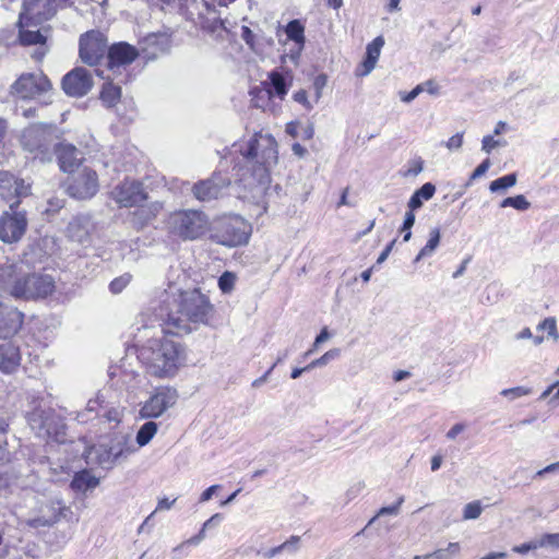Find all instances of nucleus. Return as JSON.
I'll return each instance as SVG.
<instances>
[{"instance_id": "57", "label": "nucleus", "mask_w": 559, "mask_h": 559, "mask_svg": "<svg viewBox=\"0 0 559 559\" xmlns=\"http://www.w3.org/2000/svg\"><path fill=\"white\" fill-rule=\"evenodd\" d=\"M293 98L295 102L301 104L307 110H311L313 107L309 102L307 92L305 90H299L294 93Z\"/></svg>"}, {"instance_id": "23", "label": "nucleus", "mask_w": 559, "mask_h": 559, "mask_svg": "<svg viewBox=\"0 0 559 559\" xmlns=\"http://www.w3.org/2000/svg\"><path fill=\"white\" fill-rule=\"evenodd\" d=\"M19 24L21 43L23 45H39V47L33 52L32 57L35 60L40 61L47 52V49L45 48L47 36L37 29V26L22 25L20 22Z\"/></svg>"}, {"instance_id": "56", "label": "nucleus", "mask_w": 559, "mask_h": 559, "mask_svg": "<svg viewBox=\"0 0 559 559\" xmlns=\"http://www.w3.org/2000/svg\"><path fill=\"white\" fill-rule=\"evenodd\" d=\"M463 145V133H456L452 135L447 142L445 147L449 151L460 150Z\"/></svg>"}, {"instance_id": "39", "label": "nucleus", "mask_w": 559, "mask_h": 559, "mask_svg": "<svg viewBox=\"0 0 559 559\" xmlns=\"http://www.w3.org/2000/svg\"><path fill=\"white\" fill-rule=\"evenodd\" d=\"M518 180L516 174H509L503 177H500L489 185V190L491 192H503L513 186H515Z\"/></svg>"}, {"instance_id": "60", "label": "nucleus", "mask_w": 559, "mask_h": 559, "mask_svg": "<svg viewBox=\"0 0 559 559\" xmlns=\"http://www.w3.org/2000/svg\"><path fill=\"white\" fill-rule=\"evenodd\" d=\"M423 92H424V86H420L418 84L411 92L405 93V94H401V100L404 102V103H411Z\"/></svg>"}, {"instance_id": "62", "label": "nucleus", "mask_w": 559, "mask_h": 559, "mask_svg": "<svg viewBox=\"0 0 559 559\" xmlns=\"http://www.w3.org/2000/svg\"><path fill=\"white\" fill-rule=\"evenodd\" d=\"M156 211H157L156 207L154 210H152V209L145 210L144 207H141L135 213V215H144V219L140 222V224L143 226L144 224H146L150 219H152L156 215Z\"/></svg>"}, {"instance_id": "43", "label": "nucleus", "mask_w": 559, "mask_h": 559, "mask_svg": "<svg viewBox=\"0 0 559 559\" xmlns=\"http://www.w3.org/2000/svg\"><path fill=\"white\" fill-rule=\"evenodd\" d=\"M240 156L242 157L241 154H240ZM234 170H237L236 176L239 177V181L243 182L245 187L255 188L257 191L259 192V187L260 186L257 182L252 181V178L250 177L251 171H247L246 170L245 162H243L242 158H241V160H239L238 168L234 167Z\"/></svg>"}, {"instance_id": "48", "label": "nucleus", "mask_w": 559, "mask_h": 559, "mask_svg": "<svg viewBox=\"0 0 559 559\" xmlns=\"http://www.w3.org/2000/svg\"><path fill=\"white\" fill-rule=\"evenodd\" d=\"M414 223H415V214L412 213V211H407L405 213L404 222H403V225L401 228V231L404 233V237H403L404 241H408L411 239V237H412L411 229L414 226Z\"/></svg>"}, {"instance_id": "40", "label": "nucleus", "mask_w": 559, "mask_h": 559, "mask_svg": "<svg viewBox=\"0 0 559 559\" xmlns=\"http://www.w3.org/2000/svg\"><path fill=\"white\" fill-rule=\"evenodd\" d=\"M539 548L559 551V533H546L538 536Z\"/></svg>"}, {"instance_id": "29", "label": "nucleus", "mask_w": 559, "mask_h": 559, "mask_svg": "<svg viewBox=\"0 0 559 559\" xmlns=\"http://www.w3.org/2000/svg\"><path fill=\"white\" fill-rule=\"evenodd\" d=\"M169 47L170 36L166 33H153L143 39V49L152 57L167 51Z\"/></svg>"}, {"instance_id": "64", "label": "nucleus", "mask_w": 559, "mask_h": 559, "mask_svg": "<svg viewBox=\"0 0 559 559\" xmlns=\"http://www.w3.org/2000/svg\"><path fill=\"white\" fill-rule=\"evenodd\" d=\"M556 472H559V461L556 463H551V464L547 465L546 467L536 472L535 477H543L544 475H546L548 473H556Z\"/></svg>"}, {"instance_id": "10", "label": "nucleus", "mask_w": 559, "mask_h": 559, "mask_svg": "<svg viewBox=\"0 0 559 559\" xmlns=\"http://www.w3.org/2000/svg\"><path fill=\"white\" fill-rule=\"evenodd\" d=\"M179 399L178 391L168 385L156 388L140 408L141 418H158L173 408Z\"/></svg>"}, {"instance_id": "25", "label": "nucleus", "mask_w": 559, "mask_h": 559, "mask_svg": "<svg viewBox=\"0 0 559 559\" xmlns=\"http://www.w3.org/2000/svg\"><path fill=\"white\" fill-rule=\"evenodd\" d=\"M383 45L384 39L381 36L376 37L371 43L367 45L366 58L356 69L357 76H366L374 69Z\"/></svg>"}, {"instance_id": "14", "label": "nucleus", "mask_w": 559, "mask_h": 559, "mask_svg": "<svg viewBox=\"0 0 559 559\" xmlns=\"http://www.w3.org/2000/svg\"><path fill=\"white\" fill-rule=\"evenodd\" d=\"M98 190V178L96 171L84 167L72 177L68 191L71 197L76 199H90Z\"/></svg>"}, {"instance_id": "33", "label": "nucleus", "mask_w": 559, "mask_h": 559, "mask_svg": "<svg viewBox=\"0 0 559 559\" xmlns=\"http://www.w3.org/2000/svg\"><path fill=\"white\" fill-rule=\"evenodd\" d=\"M98 484L99 479L97 477L88 471H82L74 476L71 486L78 491H86L95 488Z\"/></svg>"}, {"instance_id": "44", "label": "nucleus", "mask_w": 559, "mask_h": 559, "mask_svg": "<svg viewBox=\"0 0 559 559\" xmlns=\"http://www.w3.org/2000/svg\"><path fill=\"white\" fill-rule=\"evenodd\" d=\"M538 330H545L548 333V336L551 337L554 341H559V333L557 330V322L554 317H548L545 320H543L538 326Z\"/></svg>"}, {"instance_id": "63", "label": "nucleus", "mask_w": 559, "mask_h": 559, "mask_svg": "<svg viewBox=\"0 0 559 559\" xmlns=\"http://www.w3.org/2000/svg\"><path fill=\"white\" fill-rule=\"evenodd\" d=\"M326 76L324 74H320L314 79L313 85L317 91V98L321 97V91L326 85Z\"/></svg>"}, {"instance_id": "49", "label": "nucleus", "mask_w": 559, "mask_h": 559, "mask_svg": "<svg viewBox=\"0 0 559 559\" xmlns=\"http://www.w3.org/2000/svg\"><path fill=\"white\" fill-rule=\"evenodd\" d=\"M105 397L103 393H97L94 399H91L86 404V412L98 414L104 406Z\"/></svg>"}, {"instance_id": "42", "label": "nucleus", "mask_w": 559, "mask_h": 559, "mask_svg": "<svg viewBox=\"0 0 559 559\" xmlns=\"http://www.w3.org/2000/svg\"><path fill=\"white\" fill-rule=\"evenodd\" d=\"M341 355V350L338 348H332L324 353L320 358L312 360L306 369H314L317 367H322L328 365L330 361L336 359Z\"/></svg>"}, {"instance_id": "30", "label": "nucleus", "mask_w": 559, "mask_h": 559, "mask_svg": "<svg viewBox=\"0 0 559 559\" xmlns=\"http://www.w3.org/2000/svg\"><path fill=\"white\" fill-rule=\"evenodd\" d=\"M285 33L287 38L294 41L295 49L292 51L290 58L296 60L305 46V27L299 20H293L286 25Z\"/></svg>"}, {"instance_id": "36", "label": "nucleus", "mask_w": 559, "mask_h": 559, "mask_svg": "<svg viewBox=\"0 0 559 559\" xmlns=\"http://www.w3.org/2000/svg\"><path fill=\"white\" fill-rule=\"evenodd\" d=\"M158 430V426L155 421H146L144 425H142L136 433L135 441L138 447L142 448L150 443V441L154 438Z\"/></svg>"}, {"instance_id": "19", "label": "nucleus", "mask_w": 559, "mask_h": 559, "mask_svg": "<svg viewBox=\"0 0 559 559\" xmlns=\"http://www.w3.org/2000/svg\"><path fill=\"white\" fill-rule=\"evenodd\" d=\"M24 314L0 301V340L14 336L23 325Z\"/></svg>"}, {"instance_id": "24", "label": "nucleus", "mask_w": 559, "mask_h": 559, "mask_svg": "<svg viewBox=\"0 0 559 559\" xmlns=\"http://www.w3.org/2000/svg\"><path fill=\"white\" fill-rule=\"evenodd\" d=\"M57 156L60 169L64 173H73L82 160V153L72 144L62 143L57 147Z\"/></svg>"}, {"instance_id": "17", "label": "nucleus", "mask_w": 559, "mask_h": 559, "mask_svg": "<svg viewBox=\"0 0 559 559\" xmlns=\"http://www.w3.org/2000/svg\"><path fill=\"white\" fill-rule=\"evenodd\" d=\"M228 186V179L221 174H214L211 178L195 183L192 192L199 201L207 202L222 197Z\"/></svg>"}, {"instance_id": "50", "label": "nucleus", "mask_w": 559, "mask_h": 559, "mask_svg": "<svg viewBox=\"0 0 559 559\" xmlns=\"http://www.w3.org/2000/svg\"><path fill=\"white\" fill-rule=\"evenodd\" d=\"M10 461V452L7 449L5 427H0V465Z\"/></svg>"}, {"instance_id": "52", "label": "nucleus", "mask_w": 559, "mask_h": 559, "mask_svg": "<svg viewBox=\"0 0 559 559\" xmlns=\"http://www.w3.org/2000/svg\"><path fill=\"white\" fill-rule=\"evenodd\" d=\"M503 145H506V142L501 140H496L493 135H486L481 140V150L487 154L491 153V151L495 150L496 147Z\"/></svg>"}, {"instance_id": "18", "label": "nucleus", "mask_w": 559, "mask_h": 559, "mask_svg": "<svg viewBox=\"0 0 559 559\" xmlns=\"http://www.w3.org/2000/svg\"><path fill=\"white\" fill-rule=\"evenodd\" d=\"M66 508L60 501H49L39 509V514L25 520V524L32 528L49 527L62 516Z\"/></svg>"}, {"instance_id": "26", "label": "nucleus", "mask_w": 559, "mask_h": 559, "mask_svg": "<svg viewBox=\"0 0 559 559\" xmlns=\"http://www.w3.org/2000/svg\"><path fill=\"white\" fill-rule=\"evenodd\" d=\"M86 461L88 463H95L104 468H111L116 462V457L111 454V449L107 445L99 444L91 447L86 453Z\"/></svg>"}, {"instance_id": "61", "label": "nucleus", "mask_w": 559, "mask_h": 559, "mask_svg": "<svg viewBox=\"0 0 559 559\" xmlns=\"http://www.w3.org/2000/svg\"><path fill=\"white\" fill-rule=\"evenodd\" d=\"M466 429V425L463 423H457L451 427V429L447 432V438L449 440H454L456 437L462 433Z\"/></svg>"}, {"instance_id": "46", "label": "nucleus", "mask_w": 559, "mask_h": 559, "mask_svg": "<svg viewBox=\"0 0 559 559\" xmlns=\"http://www.w3.org/2000/svg\"><path fill=\"white\" fill-rule=\"evenodd\" d=\"M21 550H22L23 555L12 557L11 559H25V558L37 559V558H39V547L35 543H27L26 545H24L22 547Z\"/></svg>"}, {"instance_id": "28", "label": "nucleus", "mask_w": 559, "mask_h": 559, "mask_svg": "<svg viewBox=\"0 0 559 559\" xmlns=\"http://www.w3.org/2000/svg\"><path fill=\"white\" fill-rule=\"evenodd\" d=\"M111 454L117 461L127 460L130 455L138 451V448L129 435H117L109 445Z\"/></svg>"}, {"instance_id": "55", "label": "nucleus", "mask_w": 559, "mask_h": 559, "mask_svg": "<svg viewBox=\"0 0 559 559\" xmlns=\"http://www.w3.org/2000/svg\"><path fill=\"white\" fill-rule=\"evenodd\" d=\"M530 206H531V203L526 200V198L523 194L512 197L511 207H513L518 211H526L530 209Z\"/></svg>"}, {"instance_id": "7", "label": "nucleus", "mask_w": 559, "mask_h": 559, "mask_svg": "<svg viewBox=\"0 0 559 559\" xmlns=\"http://www.w3.org/2000/svg\"><path fill=\"white\" fill-rule=\"evenodd\" d=\"M31 428L41 438L62 443L66 440V425L55 411L35 409L28 416Z\"/></svg>"}, {"instance_id": "32", "label": "nucleus", "mask_w": 559, "mask_h": 559, "mask_svg": "<svg viewBox=\"0 0 559 559\" xmlns=\"http://www.w3.org/2000/svg\"><path fill=\"white\" fill-rule=\"evenodd\" d=\"M251 104L255 108H260L262 110H273L271 99L273 97V92L270 87H265L264 85L254 87L251 92Z\"/></svg>"}, {"instance_id": "27", "label": "nucleus", "mask_w": 559, "mask_h": 559, "mask_svg": "<svg viewBox=\"0 0 559 559\" xmlns=\"http://www.w3.org/2000/svg\"><path fill=\"white\" fill-rule=\"evenodd\" d=\"M21 362L19 347L12 343L0 345V370L11 373L17 369Z\"/></svg>"}, {"instance_id": "13", "label": "nucleus", "mask_w": 559, "mask_h": 559, "mask_svg": "<svg viewBox=\"0 0 559 559\" xmlns=\"http://www.w3.org/2000/svg\"><path fill=\"white\" fill-rule=\"evenodd\" d=\"M53 0H24L20 13V23L27 26H38L55 14Z\"/></svg>"}, {"instance_id": "11", "label": "nucleus", "mask_w": 559, "mask_h": 559, "mask_svg": "<svg viewBox=\"0 0 559 559\" xmlns=\"http://www.w3.org/2000/svg\"><path fill=\"white\" fill-rule=\"evenodd\" d=\"M19 201L10 204V211L0 215V240L4 243H15L22 239L27 228L25 212L12 211Z\"/></svg>"}, {"instance_id": "47", "label": "nucleus", "mask_w": 559, "mask_h": 559, "mask_svg": "<svg viewBox=\"0 0 559 559\" xmlns=\"http://www.w3.org/2000/svg\"><path fill=\"white\" fill-rule=\"evenodd\" d=\"M500 394L510 400H516L522 396H526V395L531 394V389L525 388V386H515V388L504 389L500 392Z\"/></svg>"}, {"instance_id": "5", "label": "nucleus", "mask_w": 559, "mask_h": 559, "mask_svg": "<svg viewBox=\"0 0 559 559\" xmlns=\"http://www.w3.org/2000/svg\"><path fill=\"white\" fill-rule=\"evenodd\" d=\"M169 234L183 240H194L210 228L209 217L201 211L181 210L169 214L166 221Z\"/></svg>"}, {"instance_id": "16", "label": "nucleus", "mask_w": 559, "mask_h": 559, "mask_svg": "<svg viewBox=\"0 0 559 559\" xmlns=\"http://www.w3.org/2000/svg\"><path fill=\"white\" fill-rule=\"evenodd\" d=\"M112 199L124 207L141 206L146 200V193L140 182L126 180L111 191Z\"/></svg>"}, {"instance_id": "51", "label": "nucleus", "mask_w": 559, "mask_h": 559, "mask_svg": "<svg viewBox=\"0 0 559 559\" xmlns=\"http://www.w3.org/2000/svg\"><path fill=\"white\" fill-rule=\"evenodd\" d=\"M403 502H404V497H400L395 504L390 506V507L381 508L378 511L377 515L373 519H371V521L369 523H372L376 520V518H378V516H382V515H397L399 512H400V508H401Z\"/></svg>"}, {"instance_id": "2", "label": "nucleus", "mask_w": 559, "mask_h": 559, "mask_svg": "<svg viewBox=\"0 0 559 559\" xmlns=\"http://www.w3.org/2000/svg\"><path fill=\"white\" fill-rule=\"evenodd\" d=\"M139 357L148 374L157 379H171L186 365V346L177 341L160 337L148 340Z\"/></svg>"}, {"instance_id": "35", "label": "nucleus", "mask_w": 559, "mask_h": 559, "mask_svg": "<svg viewBox=\"0 0 559 559\" xmlns=\"http://www.w3.org/2000/svg\"><path fill=\"white\" fill-rule=\"evenodd\" d=\"M441 239V234L439 228H432L429 231V239L427 243L419 250L418 254L414 259V262L417 263L424 258L430 257L436 249L438 248Z\"/></svg>"}, {"instance_id": "31", "label": "nucleus", "mask_w": 559, "mask_h": 559, "mask_svg": "<svg viewBox=\"0 0 559 559\" xmlns=\"http://www.w3.org/2000/svg\"><path fill=\"white\" fill-rule=\"evenodd\" d=\"M435 192L436 187L431 182H427L424 186H421L411 197L407 203L408 211H412V213H414V211L420 209L425 201H428L433 197Z\"/></svg>"}, {"instance_id": "4", "label": "nucleus", "mask_w": 559, "mask_h": 559, "mask_svg": "<svg viewBox=\"0 0 559 559\" xmlns=\"http://www.w3.org/2000/svg\"><path fill=\"white\" fill-rule=\"evenodd\" d=\"M0 288L15 299L46 298L55 290L51 276L39 273H22L13 264L0 266Z\"/></svg>"}, {"instance_id": "37", "label": "nucleus", "mask_w": 559, "mask_h": 559, "mask_svg": "<svg viewBox=\"0 0 559 559\" xmlns=\"http://www.w3.org/2000/svg\"><path fill=\"white\" fill-rule=\"evenodd\" d=\"M121 96V88L112 83L103 86L100 98L107 107L115 106Z\"/></svg>"}, {"instance_id": "59", "label": "nucleus", "mask_w": 559, "mask_h": 559, "mask_svg": "<svg viewBox=\"0 0 559 559\" xmlns=\"http://www.w3.org/2000/svg\"><path fill=\"white\" fill-rule=\"evenodd\" d=\"M128 283H129V277H127V276H121V277L115 278L110 283V290L115 294H118L128 285Z\"/></svg>"}, {"instance_id": "3", "label": "nucleus", "mask_w": 559, "mask_h": 559, "mask_svg": "<svg viewBox=\"0 0 559 559\" xmlns=\"http://www.w3.org/2000/svg\"><path fill=\"white\" fill-rule=\"evenodd\" d=\"M242 155L245 168L251 171L250 177L259 187V194H262L270 182V170L277 164V143L271 134L255 133L246 142L234 144L231 154Z\"/></svg>"}, {"instance_id": "45", "label": "nucleus", "mask_w": 559, "mask_h": 559, "mask_svg": "<svg viewBox=\"0 0 559 559\" xmlns=\"http://www.w3.org/2000/svg\"><path fill=\"white\" fill-rule=\"evenodd\" d=\"M483 511L481 504L479 501H473L467 503L463 509V519L464 520H476L480 516Z\"/></svg>"}, {"instance_id": "34", "label": "nucleus", "mask_w": 559, "mask_h": 559, "mask_svg": "<svg viewBox=\"0 0 559 559\" xmlns=\"http://www.w3.org/2000/svg\"><path fill=\"white\" fill-rule=\"evenodd\" d=\"M270 82H264L265 87H270L273 92V96L278 97L281 100L284 99L288 92L287 84L284 76L278 72H271L269 75Z\"/></svg>"}, {"instance_id": "41", "label": "nucleus", "mask_w": 559, "mask_h": 559, "mask_svg": "<svg viewBox=\"0 0 559 559\" xmlns=\"http://www.w3.org/2000/svg\"><path fill=\"white\" fill-rule=\"evenodd\" d=\"M237 281L234 272L225 271L218 278V287L223 294H230Z\"/></svg>"}, {"instance_id": "53", "label": "nucleus", "mask_w": 559, "mask_h": 559, "mask_svg": "<svg viewBox=\"0 0 559 559\" xmlns=\"http://www.w3.org/2000/svg\"><path fill=\"white\" fill-rule=\"evenodd\" d=\"M537 549H539L538 537H536L535 539H533V540H531L528 543H524V544L514 546L512 548V550L514 552L521 554V555H525L528 551H533V550H537Z\"/></svg>"}, {"instance_id": "6", "label": "nucleus", "mask_w": 559, "mask_h": 559, "mask_svg": "<svg viewBox=\"0 0 559 559\" xmlns=\"http://www.w3.org/2000/svg\"><path fill=\"white\" fill-rule=\"evenodd\" d=\"M52 84L43 73H23L10 87V94L17 99H38L47 103L50 98Z\"/></svg>"}, {"instance_id": "58", "label": "nucleus", "mask_w": 559, "mask_h": 559, "mask_svg": "<svg viewBox=\"0 0 559 559\" xmlns=\"http://www.w3.org/2000/svg\"><path fill=\"white\" fill-rule=\"evenodd\" d=\"M490 165L491 164L488 158L481 162L472 173L469 180L473 181L484 176L486 171L489 169Z\"/></svg>"}, {"instance_id": "12", "label": "nucleus", "mask_w": 559, "mask_h": 559, "mask_svg": "<svg viewBox=\"0 0 559 559\" xmlns=\"http://www.w3.org/2000/svg\"><path fill=\"white\" fill-rule=\"evenodd\" d=\"M107 38L99 31H91L80 38V58L86 64H96L108 52Z\"/></svg>"}, {"instance_id": "22", "label": "nucleus", "mask_w": 559, "mask_h": 559, "mask_svg": "<svg viewBox=\"0 0 559 559\" xmlns=\"http://www.w3.org/2000/svg\"><path fill=\"white\" fill-rule=\"evenodd\" d=\"M92 230L93 224L91 218L86 215H79L69 222L66 235L72 241L85 243L90 240Z\"/></svg>"}, {"instance_id": "21", "label": "nucleus", "mask_w": 559, "mask_h": 559, "mask_svg": "<svg viewBox=\"0 0 559 559\" xmlns=\"http://www.w3.org/2000/svg\"><path fill=\"white\" fill-rule=\"evenodd\" d=\"M138 57L135 47L127 43H118L108 49V67L110 70L126 67L132 63Z\"/></svg>"}, {"instance_id": "8", "label": "nucleus", "mask_w": 559, "mask_h": 559, "mask_svg": "<svg viewBox=\"0 0 559 559\" xmlns=\"http://www.w3.org/2000/svg\"><path fill=\"white\" fill-rule=\"evenodd\" d=\"M24 150L40 162H49L52 157V129L44 124L26 128L21 136Z\"/></svg>"}, {"instance_id": "15", "label": "nucleus", "mask_w": 559, "mask_h": 559, "mask_svg": "<svg viewBox=\"0 0 559 559\" xmlns=\"http://www.w3.org/2000/svg\"><path fill=\"white\" fill-rule=\"evenodd\" d=\"M92 87V74L84 68H74L62 79V90L71 97H82L86 95Z\"/></svg>"}, {"instance_id": "38", "label": "nucleus", "mask_w": 559, "mask_h": 559, "mask_svg": "<svg viewBox=\"0 0 559 559\" xmlns=\"http://www.w3.org/2000/svg\"><path fill=\"white\" fill-rule=\"evenodd\" d=\"M221 519H222V515L218 513L212 515L207 521H205L203 523L201 531L197 535L182 542L179 546H177L174 549V551L180 550L181 548H183L187 545H199L205 538V530L211 525V521H221Z\"/></svg>"}, {"instance_id": "54", "label": "nucleus", "mask_w": 559, "mask_h": 559, "mask_svg": "<svg viewBox=\"0 0 559 559\" xmlns=\"http://www.w3.org/2000/svg\"><path fill=\"white\" fill-rule=\"evenodd\" d=\"M331 337L328 328H323L320 334L316 337L313 347L306 353V356L311 355L321 344L326 342Z\"/></svg>"}, {"instance_id": "1", "label": "nucleus", "mask_w": 559, "mask_h": 559, "mask_svg": "<svg viewBox=\"0 0 559 559\" xmlns=\"http://www.w3.org/2000/svg\"><path fill=\"white\" fill-rule=\"evenodd\" d=\"M164 295L158 316L165 334L187 335L207 324L213 305L199 289L182 292L170 286Z\"/></svg>"}, {"instance_id": "20", "label": "nucleus", "mask_w": 559, "mask_h": 559, "mask_svg": "<svg viewBox=\"0 0 559 559\" xmlns=\"http://www.w3.org/2000/svg\"><path fill=\"white\" fill-rule=\"evenodd\" d=\"M31 185L24 180L16 179L7 171H0V197L10 201L13 197L22 198L28 195Z\"/></svg>"}, {"instance_id": "9", "label": "nucleus", "mask_w": 559, "mask_h": 559, "mask_svg": "<svg viewBox=\"0 0 559 559\" xmlns=\"http://www.w3.org/2000/svg\"><path fill=\"white\" fill-rule=\"evenodd\" d=\"M251 235V226L240 216L223 218L216 228L215 239L227 247L246 245Z\"/></svg>"}]
</instances>
